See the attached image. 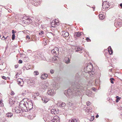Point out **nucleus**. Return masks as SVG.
<instances>
[{
  "instance_id": "obj_12",
  "label": "nucleus",
  "mask_w": 122,
  "mask_h": 122,
  "mask_svg": "<svg viewBox=\"0 0 122 122\" xmlns=\"http://www.w3.org/2000/svg\"><path fill=\"white\" fill-rule=\"evenodd\" d=\"M117 20H115V22L114 23V25L116 26V25H118L119 27H120L121 26V23H122V20H121L119 19L117 20Z\"/></svg>"
},
{
  "instance_id": "obj_29",
  "label": "nucleus",
  "mask_w": 122,
  "mask_h": 122,
  "mask_svg": "<svg viewBox=\"0 0 122 122\" xmlns=\"http://www.w3.org/2000/svg\"><path fill=\"white\" fill-rule=\"evenodd\" d=\"M91 92L89 91V90H87V92H86V95L88 96H91Z\"/></svg>"
},
{
  "instance_id": "obj_50",
  "label": "nucleus",
  "mask_w": 122,
  "mask_h": 122,
  "mask_svg": "<svg viewBox=\"0 0 122 122\" xmlns=\"http://www.w3.org/2000/svg\"><path fill=\"white\" fill-rule=\"evenodd\" d=\"M26 38H28V39H30V37L28 35L26 36Z\"/></svg>"
},
{
  "instance_id": "obj_33",
  "label": "nucleus",
  "mask_w": 122,
  "mask_h": 122,
  "mask_svg": "<svg viewBox=\"0 0 122 122\" xmlns=\"http://www.w3.org/2000/svg\"><path fill=\"white\" fill-rule=\"evenodd\" d=\"M116 98L117 99L116 100V101L117 102H118L119 101L120 99L121 98L120 97H119L118 96H117Z\"/></svg>"
},
{
  "instance_id": "obj_52",
  "label": "nucleus",
  "mask_w": 122,
  "mask_h": 122,
  "mask_svg": "<svg viewBox=\"0 0 122 122\" xmlns=\"http://www.w3.org/2000/svg\"><path fill=\"white\" fill-rule=\"evenodd\" d=\"M15 67L16 68L18 67V65H15Z\"/></svg>"
},
{
  "instance_id": "obj_53",
  "label": "nucleus",
  "mask_w": 122,
  "mask_h": 122,
  "mask_svg": "<svg viewBox=\"0 0 122 122\" xmlns=\"http://www.w3.org/2000/svg\"><path fill=\"white\" fill-rule=\"evenodd\" d=\"M120 6L121 7V8H122V3L120 4Z\"/></svg>"
},
{
  "instance_id": "obj_34",
  "label": "nucleus",
  "mask_w": 122,
  "mask_h": 122,
  "mask_svg": "<svg viewBox=\"0 0 122 122\" xmlns=\"http://www.w3.org/2000/svg\"><path fill=\"white\" fill-rule=\"evenodd\" d=\"M69 122H77L76 119H72L69 121Z\"/></svg>"
},
{
  "instance_id": "obj_2",
  "label": "nucleus",
  "mask_w": 122,
  "mask_h": 122,
  "mask_svg": "<svg viewBox=\"0 0 122 122\" xmlns=\"http://www.w3.org/2000/svg\"><path fill=\"white\" fill-rule=\"evenodd\" d=\"M93 65L91 64H87L86 65V66L84 68V71L86 73H90V72L91 74H90V78L91 79L94 78L95 76V72L92 71L93 68Z\"/></svg>"
},
{
  "instance_id": "obj_42",
  "label": "nucleus",
  "mask_w": 122,
  "mask_h": 122,
  "mask_svg": "<svg viewBox=\"0 0 122 122\" xmlns=\"http://www.w3.org/2000/svg\"><path fill=\"white\" fill-rule=\"evenodd\" d=\"M25 92H23L22 94V95L23 96H24L26 94V93H27V92H26V90H25Z\"/></svg>"
},
{
  "instance_id": "obj_49",
  "label": "nucleus",
  "mask_w": 122,
  "mask_h": 122,
  "mask_svg": "<svg viewBox=\"0 0 122 122\" xmlns=\"http://www.w3.org/2000/svg\"><path fill=\"white\" fill-rule=\"evenodd\" d=\"M12 32L13 34H15V32L14 30H12Z\"/></svg>"
},
{
  "instance_id": "obj_20",
  "label": "nucleus",
  "mask_w": 122,
  "mask_h": 122,
  "mask_svg": "<svg viewBox=\"0 0 122 122\" xmlns=\"http://www.w3.org/2000/svg\"><path fill=\"white\" fill-rule=\"evenodd\" d=\"M53 119L55 120L54 122H59V117L57 116H56L54 117Z\"/></svg>"
},
{
  "instance_id": "obj_10",
  "label": "nucleus",
  "mask_w": 122,
  "mask_h": 122,
  "mask_svg": "<svg viewBox=\"0 0 122 122\" xmlns=\"http://www.w3.org/2000/svg\"><path fill=\"white\" fill-rule=\"evenodd\" d=\"M23 19V20L24 19H25V22H26L28 23H31L32 22V20L31 18L26 16L24 17Z\"/></svg>"
},
{
  "instance_id": "obj_37",
  "label": "nucleus",
  "mask_w": 122,
  "mask_h": 122,
  "mask_svg": "<svg viewBox=\"0 0 122 122\" xmlns=\"http://www.w3.org/2000/svg\"><path fill=\"white\" fill-rule=\"evenodd\" d=\"M94 116H92V117H91V118L90 119V121H92L94 119Z\"/></svg>"
},
{
  "instance_id": "obj_58",
  "label": "nucleus",
  "mask_w": 122,
  "mask_h": 122,
  "mask_svg": "<svg viewBox=\"0 0 122 122\" xmlns=\"http://www.w3.org/2000/svg\"><path fill=\"white\" fill-rule=\"evenodd\" d=\"M55 87H57V86H56H56H55Z\"/></svg>"
},
{
  "instance_id": "obj_40",
  "label": "nucleus",
  "mask_w": 122,
  "mask_h": 122,
  "mask_svg": "<svg viewBox=\"0 0 122 122\" xmlns=\"http://www.w3.org/2000/svg\"><path fill=\"white\" fill-rule=\"evenodd\" d=\"M44 32L43 31H41L39 33V34L40 35H41L42 34H43Z\"/></svg>"
},
{
  "instance_id": "obj_38",
  "label": "nucleus",
  "mask_w": 122,
  "mask_h": 122,
  "mask_svg": "<svg viewBox=\"0 0 122 122\" xmlns=\"http://www.w3.org/2000/svg\"><path fill=\"white\" fill-rule=\"evenodd\" d=\"M54 70L51 69L50 71V73L51 74H53L54 73Z\"/></svg>"
},
{
  "instance_id": "obj_1",
  "label": "nucleus",
  "mask_w": 122,
  "mask_h": 122,
  "mask_svg": "<svg viewBox=\"0 0 122 122\" xmlns=\"http://www.w3.org/2000/svg\"><path fill=\"white\" fill-rule=\"evenodd\" d=\"M75 86H72L67 90L64 92V94L67 97H72L73 96H77L81 95L82 91L86 89L82 84H75Z\"/></svg>"
},
{
  "instance_id": "obj_16",
  "label": "nucleus",
  "mask_w": 122,
  "mask_h": 122,
  "mask_svg": "<svg viewBox=\"0 0 122 122\" xmlns=\"http://www.w3.org/2000/svg\"><path fill=\"white\" fill-rule=\"evenodd\" d=\"M75 50L76 52L78 51L80 53H81L82 52L81 51L82 50V48L80 46H76L75 47Z\"/></svg>"
},
{
  "instance_id": "obj_55",
  "label": "nucleus",
  "mask_w": 122,
  "mask_h": 122,
  "mask_svg": "<svg viewBox=\"0 0 122 122\" xmlns=\"http://www.w3.org/2000/svg\"><path fill=\"white\" fill-rule=\"evenodd\" d=\"M99 117V115H97L96 116V118H97V117Z\"/></svg>"
},
{
  "instance_id": "obj_25",
  "label": "nucleus",
  "mask_w": 122,
  "mask_h": 122,
  "mask_svg": "<svg viewBox=\"0 0 122 122\" xmlns=\"http://www.w3.org/2000/svg\"><path fill=\"white\" fill-rule=\"evenodd\" d=\"M12 115V113L10 112L6 114V116L8 117H11Z\"/></svg>"
},
{
  "instance_id": "obj_48",
  "label": "nucleus",
  "mask_w": 122,
  "mask_h": 122,
  "mask_svg": "<svg viewBox=\"0 0 122 122\" xmlns=\"http://www.w3.org/2000/svg\"><path fill=\"white\" fill-rule=\"evenodd\" d=\"M97 80L98 81L97 82V81L96 80L95 81V84L97 85L98 83V81H99V80Z\"/></svg>"
},
{
  "instance_id": "obj_44",
  "label": "nucleus",
  "mask_w": 122,
  "mask_h": 122,
  "mask_svg": "<svg viewBox=\"0 0 122 122\" xmlns=\"http://www.w3.org/2000/svg\"><path fill=\"white\" fill-rule=\"evenodd\" d=\"M2 78L3 79H4L5 80H6L7 79V78L5 76H3L2 77Z\"/></svg>"
},
{
  "instance_id": "obj_36",
  "label": "nucleus",
  "mask_w": 122,
  "mask_h": 122,
  "mask_svg": "<svg viewBox=\"0 0 122 122\" xmlns=\"http://www.w3.org/2000/svg\"><path fill=\"white\" fill-rule=\"evenodd\" d=\"M15 34H12V39L13 40H14L15 39Z\"/></svg>"
},
{
  "instance_id": "obj_13",
  "label": "nucleus",
  "mask_w": 122,
  "mask_h": 122,
  "mask_svg": "<svg viewBox=\"0 0 122 122\" xmlns=\"http://www.w3.org/2000/svg\"><path fill=\"white\" fill-rule=\"evenodd\" d=\"M51 111V113L53 114H56L59 112L57 108L52 109Z\"/></svg>"
},
{
  "instance_id": "obj_23",
  "label": "nucleus",
  "mask_w": 122,
  "mask_h": 122,
  "mask_svg": "<svg viewBox=\"0 0 122 122\" xmlns=\"http://www.w3.org/2000/svg\"><path fill=\"white\" fill-rule=\"evenodd\" d=\"M108 51L110 55H111L112 54L113 51L110 46H109L108 47Z\"/></svg>"
},
{
  "instance_id": "obj_46",
  "label": "nucleus",
  "mask_w": 122,
  "mask_h": 122,
  "mask_svg": "<svg viewBox=\"0 0 122 122\" xmlns=\"http://www.w3.org/2000/svg\"><path fill=\"white\" fill-rule=\"evenodd\" d=\"M22 61L21 60H19V61L18 63H22Z\"/></svg>"
},
{
  "instance_id": "obj_9",
  "label": "nucleus",
  "mask_w": 122,
  "mask_h": 122,
  "mask_svg": "<svg viewBox=\"0 0 122 122\" xmlns=\"http://www.w3.org/2000/svg\"><path fill=\"white\" fill-rule=\"evenodd\" d=\"M17 82L18 84L21 86H22L24 84V82L22 79L19 78L17 79Z\"/></svg>"
},
{
  "instance_id": "obj_26",
  "label": "nucleus",
  "mask_w": 122,
  "mask_h": 122,
  "mask_svg": "<svg viewBox=\"0 0 122 122\" xmlns=\"http://www.w3.org/2000/svg\"><path fill=\"white\" fill-rule=\"evenodd\" d=\"M104 15L102 14H100L99 15V18L100 19H104Z\"/></svg>"
},
{
  "instance_id": "obj_57",
  "label": "nucleus",
  "mask_w": 122,
  "mask_h": 122,
  "mask_svg": "<svg viewBox=\"0 0 122 122\" xmlns=\"http://www.w3.org/2000/svg\"><path fill=\"white\" fill-rule=\"evenodd\" d=\"M4 38V37H3L1 38L2 40H4V39H3V38Z\"/></svg>"
},
{
  "instance_id": "obj_28",
  "label": "nucleus",
  "mask_w": 122,
  "mask_h": 122,
  "mask_svg": "<svg viewBox=\"0 0 122 122\" xmlns=\"http://www.w3.org/2000/svg\"><path fill=\"white\" fill-rule=\"evenodd\" d=\"M15 103V102L12 100L11 99H10L9 100V103L10 105H12Z\"/></svg>"
},
{
  "instance_id": "obj_43",
  "label": "nucleus",
  "mask_w": 122,
  "mask_h": 122,
  "mask_svg": "<svg viewBox=\"0 0 122 122\" xmlns=\"http://www.w3.org/2000/svg\"><path fill=\"white\" fill-rule=\"evenodd\" d=\"M92 89L95 92L97 90V89L94 87H93L92 88Z\"/></svg>"
},
{
  "instance_id": "obj_5",
  "label": "nucleus",
  "mask_w": 122,
  "mask_h": 122,
  "mask_svg": "<svg viewBox=\"0 0 122 122\" xmlns=\"http://www.w3.org/2000/svg\"><path fill=\"white\" fill-rule=\"evenodd\" d=\"M110 5V4L107 1H104L102 3L103 8L105 10L107 9Z\"/></svg>"
},
{
  "instance_id": "obj_27",
  "label": "nucleus",
  "mask_w": 122,
  "mask_h": 122,
  "mask_svg": "<svg viewBox=\"0 0 122 122\" xmlns=\"http://www.w3.org/2000/svg\"><path fill=\"white\" fill-rule=\"evenodd\" d=\"M92 111L91 109H89V108L88 107H87L86 109H85V111L86 112H88L89 113H90Z\"/></svg>"
},
{
  "instance_id": "obj_19",
  "label": "nucleus",
  "mask_w": 122,
  "mask_h": 122,
  "mask_svg": "<svg viewBox=\"0 0 122 122\" xmlns=\"http://www.w3.org/2000/svg\"><path fill=\"white\" fill-rule=\"evenodd\" d=\"M48 84L47 83H45L43 84L41 86V88L43 89H45L47 88L48 86Z\"/></svg>"
},
{
  "instance_id": "obj_45",
  "label": "nucleus",
  "mask_w": 122,
  "mask_h": 122,
  "mask_svg": "<svg viewBox=\"0 0 122 122\" xmlns=\"http://www.w3.org/2000/svg\"><path fill=\"white\" fill-rule=\"evenodd\" d=\"M36 3V2H35V3H34V5L35 6H37L38 5V4H39V3H38V4Z\"/></svg>"
},
{
  "instance_id": "obj_14",
  "label": "nucleus",
  "mask_w": 122,
  "mask_h": 122,
  "mask_svg": "<svg viewBox=\"0 0 122 122\" xmlns=\"http://www.w3.org/2000/svg\"><path fill=\"white\" fill-rule=\"evenodd\" d=\"M22 109L20 108L19 106H16L15 108V111L17 113H20L21 112Z\"/></svg>"
},
{
  "instance_id": "obj_24",
  "label": "nucleus",
  "mask_w": 122,
  "mask_h": 122,
  "mask_svg": "<svg viewBox=\"0 0 122 122\" xmlns=\"http://www.w3.org/2000/svg\"><path fill=\"white\" fill-rule=\"evenodd\" d=\"M70 60L69 58L68 57H66L65 59V62L66 64H68L70 62Z\"/></svg>"
},
{
  "instance_id": "obj_18",
  "label": "nucleus",
  "mask_w": 122,
  "mask_h": 122,
  "mask_svg": "<svg viewBox=\"0 0 122 122\" xmlns=\"http://www.w3.org/2000/svg\"><path fill=\"white\" fill-rule=\"evenodd\" d=\"M69 35V33L68 32H66L65 31H62V36L64 37H67Z\"/></svg>"
},
{
  "instance_id": "obj_30",
  "label": "nucleus",
  "mask_w": 122,
  "mask_h": 122,
  "mask_svg": "<svg viewBox=\"0 0 122 122\" xmlns=\"http://www.w3.org/2000/svg\"><path fill=\"white\" fill-rule=\"evenodd\" d=\"M54 79L55 80H56V81H59L60 80V77H58L57 76V77L54 78Z\"/></svg>"
},
{
  "instance_id": "obj_41",
  "label": "nucleus",
  "mask_w": 122,
  "mask_h": 122,
  "mask_svg": "<svg viewBox=\"0 0 122 122\" xmlns=\"http://www.w3.org/2000/svg\"><path fill=\"white\" fill-rule=\"evenodd\" d=\"M57 60V59H56V57H54L53 58L52 60L56 61Z\"/></svg>"
},
{
  "instance_id": "obj_54",
  "label": "nucleus",
  "mask_w": 122,
  "mask_h": 122,
  "mask_svg": "<svg viewBox=\"0 0 122 122\" xmlns=\"http://www.w3.org/2000/svg\"><path fill=\"white\" fill-rule=\"evenodd\" d=\"M18 76V74H16L15 75V77L16 78H17V76Z\"/></svg>"
},
{
  "instance_id": "obj_56",
  "label": "nucleus",
  "mask_w": 122,
  "mask_h": 122,
  "mask_svg": "<svg viewBox=\"0 0 122 122\" xmlns=\"http://www.w3.org/2000/svg\"><path fill=\"white\" fill-rule=\"evenodd\" d=\"M86 40H90L89 39L88 37H87L86 38Z\"/></svg>"
},
{
  "instance_id": "obj_8",
  "label": "nucleus",
  "mask_w": 122,
  "mask_h": 122,
  "mask_svg": "<svg viewBox=\"0 0 122 122\" xmlns=\"http://www.w3.org/2000/svg\"><path fill=\"white\" fill-rule=\"evenodd\" d=\"M68 106L70 108V109H72L73 108L75 107V105L72 102L70 101L68 102L67 103Z\"/></svg>"
},
{
  "instance_id": "obj_39",
  "label": "nucleus",
  "mask_w": 122,
  "mask_h": 122,
  "mask_svg": "<svg viewBox=\"0 0 122 122\" xmlns=\"http://www.w3.org/2000/svg\"><path fill=\"white\" fill-rule=\"evenodd\" d=\"M34 95L35 96H38L39 95V94L38 93H35Z\"/></svg>"
},
{
  "instance_id": "obj_21",
  "label": "nucleus",
  "mask_w": 122,
  "mask_h": 122,
  "mask_svg": "<svg viewBox=\"0 0 122 122\" xmlns=\"http://www.w3.org/2000/svg\"><path fill=\"white\" fill-rule=\"evenodd\" d=\"M48 75L46 74L42 75L41 76V78L42 79H46L48 77Z\"/></svg>"
},
{
  "instance_id": "obj_7",
  "label": "nucleus",
  "mask_w": 122,
  "mask_h": 122,
  "mask_svg": "<svg viewBox=\"0 0 122 122\" xmlns=\"http://www.w3.org/2000/svg\"><path fill=\"white\" fill-rule=\"evenodd\" d=\"M83 34L82 32H77L75 33L74 34V36L76 39H77L78 37H80Z\"/></svg>"
},
{
  "instance_id": "obj_17",
  "label": "nucleus",
  "mask_w": 122,
  "mask_h": 122,
  "mask_svg": "<svg viewBox=\"0 0 122 122\" xmlns=\"http://www.w3.org/2000/svg\"><path fill=\"white\" fill-rule=\"evenodd\" d=\"M28 83L29 84L33 85V84L35 83V81L33 79L30 78L29 79H28Z\"/></svg>"
},
{
  "instance_id": "obj_3",
  "label": "nucleus",
  "mask_w": 122,
  "mask_h": 122,
  "mask_svg": "<svg viewBox=\"0 0 122 122\" xmlns=\"http://www.w3.org/2000/svg\"><path fill=\"white\" fill-rule=\"evenodd\" d=\"M59 51L58 48L57 47H56L51 50V52L53 55L59 58V57L57 56L59 54Z\"/></svg>"
},
{
  "instance_id": "obj_22",
  "label": "nucleus",
  "mask_w": 122,
  "mask_h": 122,
  "mask_svg": "<svg viewBox=\"0 0 122 122\" xmlns=\"http://www.w3.org/2000/svg\"><path fill=\"white\" fill-rule=\"evenodd\" d=\"M42 99L43 102L45 103H47L49 101V100L47 99L46 97L42 98Z\"/></svg>"
},
{
  "instance_id": "obj_4",
  "label": "nucleus",
  "mask_w": 122,
  "mask_h": 122,
  "mask_svg": "<svg viewBox=\"0 0 122 122\" xmlns=\"http://www.w3.org/2000/svg\"><path fill=\"white\" fill-rule=\"evenodd\" d=\"M26 108L29 109V110H31L33 108V104L32 102L31 101H28L26 102Z\"/></svg>"
},
{
  "instance_id": "obj_31",
  "label": "nucleus",
  "mask_w": 122,
  "mask_h": 122,
  "mask_svg": "<svg viewBox=\"0 0 122 122\" xmlns=\"http://www.w3.org/2000/svg\"><path fill=\"white\" fill-rule=\"evenodd\" d=\"M54 22H52V23H51V26L52 27H55V24L56 23V22L55 21H54Z\"/></svg>"
},
{
  "instance_id": "obj_32",
  "label": "nucleus",
  "mask_w": 122,
  "mask_h": 122,
  "mask_svg": "<svg viewBox=\"0 0 122 122\" xmlns=\"http://www.w3.org/2000/svg\"><path fill=\"white\" fill-rule=\"evenodd\" d=\"M33 74L34 75L36 76L39 74V73L37 71H34L33 73Z\"/></svg>"
},
{
  "instance_id": "obj_35",
  "label": "nucleus",
  "mask_w": 122,
  "mask_h": 122,
  "mask_svg": "<svg viewBox=\"0 0 122 122\" xmlns=\"http://www.w3.org/2000/svg\"><path fill=\"white\" fill-rule=\"evenodd\" d=\"M110 81L111 82L112 84H113L114 83V82L113 81V80H114L115 79L114 78H112L110 79Z\"/></svg>"
},
{
  "instance_id": "obj_11",
  "label": "nucleus",
  "mask_w": 122,
  "mask_h": 122,
  "mask_svg": "<svg viewBox=\"0 0 122 122\" xmlns=\"http://www.w3.org/2000/svg\"><path fill=\"white\" fill-rule=\"evenodd\" d=\"M47 93L49 95H52L55 94L54 90L51 89H49L47 92Z\"/></svg>"
},
{
  "instance_id": "obj_6",
  "label": "nucleus",
  "mask_w": 122,
  "mask_h": 122,
  "mask_svg": "<svg viewBox=\"0 0 122 122\" xmlns=\"http://www.w3.org/2000/svg\"><path fill=\"white\" fill-rule=\"evenodd\" d=\"M26 102H24V101H21L20 102L19 106L22 108H26Z\"/></svg>"
},
{
  "instance_id": "obj_47",
  "label": "nucleus",
  "mask_w": 122,
  "mask_h": 122,
  "mask_svg": "<svg viewBox=\"0 0 122 122\" xmlns=\"http://www.w3.org/2000/svg\"><path fill=\"white\" fill-rule=\"evenodd\" d=\"M87 105V106H89L91 104V102H88L86 103Z\"/></svg>"
},
{
  "instance_id": "obj_51",
  "label": "nucleus",
  "mask_w": 122,
  "mask_h": 122,
  "mask_svg": "<svg viewBox=\"0 0 122 122\" xmlns=\"http://www.w3.org/2000/svg\"><path fill=\"white\" fill-rule=\"evenodd\" d=\"M8 36H7L6 37V38H5L4 36H3V37H4V38L5 39H5H6L8 37Z\"/></svg>"
},
{
  "instance_id": "obj_15",
  "label": "nucleus",
  "mask_w": 122,
  "mask_h": 122,
  "mask_svg": "<svg viewBox=\"0 0 122 122\" xmlns=\"http://www.w3.org/2000/svg\"><path fill=\"white\" fill-rule=\"evenodd\" d=\"M57 105L58 106L62 107H64L66 105L65 103L60 102H58Z\"/></svg>"
}]
</instances>
